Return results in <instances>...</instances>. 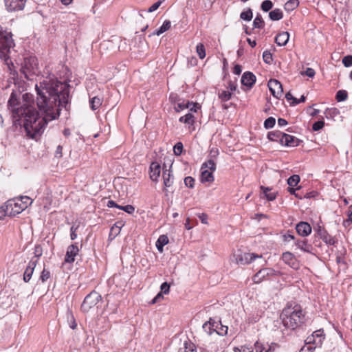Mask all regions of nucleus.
<instances>
[{"mask_svg":"<svg viewBox=\"0 0 352 352\" xmlns=\"http://www.w3.org/2000/svg\"><path fill=\"white\" fill-rule=\"evenodd\" d=\"M13 67H11V70H8L14 89H12L8 106L12 113L13 122L15 124H23L27 135L36 139L43 133L49 122L59 117L60 107L67 109L70 85L58 80L54 75L50 74L35 85L38 111L34 107V100L30 93L23 95V104L19 106L20 95L25 90V83L19 79Z\"/></svg>","mask_w":352,"mask_h":352,"instance_id":"obj_1","label":"nucleus"},{"mask_svg":"<svg viewBox=\"0 0 352 352\" xmlns=\"http://www.w3.org/2000/svg\"><path fill=\"white\" fill-rule=\"evenodd\" d=\"M280 318L285 327L295 329L305 322V315L300 305L290 304L283 309Z\"/></svg>","mask_w":352,"mask_h":352,"instance_id":"obj_2","label":"nucleus"},{"mask_svg":"<svg viewBox=\"0 0 352 352\" xmlns=\"http://www.w3.org/2000/svg\"><path fill=\"white\" fill-rule=\"evenodd\" d=\"M14 45L12 33L0 30V58L4 60L8 70H11V67H14L9 54Z\"/></svg>","mask_w":352,"mask_h":352,"instance_id":"obj_3","label":"nucleus"},{"mask_svg":"<svg viewBox=\"0 0 352 352\" xmlns=\"http://www.w3.org/2000/svg\"><path fill=\"white\" fill-rule=\"evenodd\" d=\"M33 200L28 196H21L6 201L10 210V217L20 214L28 206H31Z\"/></svg>","mask_w":352,"mask_h":352,"instance_id":"obj_4","label":"nucleus"},{"mask_svg":"<svg viewBox=\"0 0 352 352\" xmlns=\"http://www.w3.org/2000/svg\"><path fill=\"white\" fill-rule=\"evenodd\" d=\"M37 59L35 57L25 58L21 68V72L28 80H32V77L38 72Z\"/></svg>","mask_w":352,"mask_h":352,"instance_id":"obj_5","label":"nucleus"},{"mask_svg":"<svg viewBox=\"0 0 352 352\" xmlns=\"http://www.w3.org/2000/svg\"><path fill=\"white\" fill-rule=\"evenodd\" d=\"M102 300L101 295L96 291L91 292L85 298L82 305L81 310L83 312H88L94 307Z\"/></svg>","mask_w":352,"mask_h":352,"instance_id":"obj_6","label":"nucleus"},{"mask_svg":"<svg viewBox=\"0 0 352 352\" xmlns=\"http://www.w3.org/2000/svg\"><path fill=\"white\" fill-rule=\"evenodd\" d=\"M234 257L236 263L241 265H248L257 258H262L261 255L248 252H239L238 254H234Z\"/></svg>","mask_w":352,"mask_h":352,"instance_id":"obj_7","label":"nucleus"},{"mask_svg":"<svg viewBox=\"0 0 352 352\" xmlns=\"http://www.w3.org/2000/svg\"><path fill=\"white\" fill-rule=\"evenodd\" d=\"M278 272L272 268H263L260 270L252 278L254 283H261L267 276H276Z\"/></svg>","mask_w":352,"mask_h":352,"instance_id":"obj_8","label":"nucleus"},{"mask_svg":"<svg viewBox=\"0 0 352 352\" xmlns=\"http://www.w3.org/2000/svg\"><path fill=\"white\" fill-rule=\"evenodd\" d=\"M267 86L272 94L279 98L283 94V89L282 84L276 79H270L268 82Z\"/></svg>","mask_w":352,"mask_h":352,"instance_id":"obj_9","label":"nucleus"},{"mask_svg":"<svg viewBox=\"0 0 352 352\" xmlns=\"http://www.w3.org/2000/svg\"><path fill=\"white\" fill-rule=\"evenodd\" d=\"M318 236L327 245H333L337 242L336 239L331 236L327 231L320 226L314 228Z\"/></svg>","mask_w":352,"mask_h":352,"instance_id":"obj_10","label":"nucleus"},{"mask_svg":"<svg viewBox=\"0 0 352 352\" xmlns=\"http://www.w3.org/2000/svg\"><path fill=\"white\" fill-rule=\"evenodd\" d=\"M27 0H4L5 6L8 12L22 10Z\"/></svg>","mask_w":352,"mask_h":352,"instance_id":"obj_11","label":"nucleus"},{"mask_svg":"<svg viewBox=\"0 0 352 352\" xmlns=\"http://www.w3.org/2000/svg\"><path fill=\"white\" fill-rule=\"evenodd\" d=\"M163 184L164 186V188L163 191L166 193V195H168V188H171L174 183V177L173 173L170 170H164L163 171Z\"/></svg>","mask_w":352,"mask_h":352,"instance_id":"obj_12","label":"nucleus"},{"mask_svg":"<svg viewBox=\"0 0 352 352\" xmlns=\"http://www.w3.org/2000/svg\"><path fill=\"white\" fill-rule=\"evenodd\" d=\"M78 252L79 248L76 243L69 245L65 256V262L69 263H73L75 260V256L78 254Z\"/></svg>","mask_w":352,"mask_h":352,"instance_id":"obj_13","label":"nucleus"},{"mask_svg":"<svg viewBox=\"0 0 352 352\" xmlns=\"http://www.w3.org/2000/svg\"><path fill=\"white\" fill-rule=\"evenodd\" d=\"M149 175L153 182H157L161 173V166L157 162H153L149 167Z\"/></svg>","mask_w":352,"mask_h":352,"instance_id":"obj_14","label":"nucleus"},{"mask_svg":"<svg viewBox=\"0 0 352 352\" xmlns=\"http://www.w3.org/2000/svg\"><path fill=\"white\" fill-rule=\"evenodd\" d=\"M296 230L298 234L301 236H307L311 232V226L305 221H300L296 226Z\"/></svg>","mask_w":352,"mask_h":352,"instance_id":"obj_15","label":"nucleus"},{"mask_svg":"<svg viewBox=\"0 0 352 352\" xmlns=\"http://www.w3.org/2000/svg\"><path fill=\"white\" fill-rule=\"evenodd\" d=\"M300 140L297 138L285 133L283 135V139L280 140V143L287 146H297Z\"/></svg>","mask_w":352,"mask_h":352,"instance_id":"obj_16","label":"nucleus"},{"mask_svg":"<svg viewBox=\"0 0 352 352\" xmlns=\"http://www.w3.org/2000/svg\"><path fill=\"white\" fill-rule=\"evenodd\" d=\"M37 264V259H31L23 274V280L28 283L32 278L35 267Z\"/></svg>","mask_w":352,"mask_h":352,"instance_id":"obj_17","label":"nucleus"},{"mask_svg":"<svg viewBox=\"0 0 352 352\" xmlns=\"http://www.w3.org/2000/svg\"><path fill=\"white\" fill-rule=\"evenodd\" d=\"M256 82L255 75L250 72H245L241 77V83L249 88H251Z\"/></svg>","mask_w":352,"mask_h":352,"instance_id":"obj_18","label":"nucleus"},{"mask_svg":"<svg viewBox=\"0 0 352 352\" xmlns=\"http://www.w3.org/2000/svg\"><path fill=\"white\" fill-rule=\"evenodd\" d=\"M294 244L297 248L300 249L305 252L311 253L313 250L312 245L309 244L306 239H297Z\"/></svg>","mask_w":352,"mask_h":352,"instance_id":"obj_19","label":"nucleus"},{"mask_svg":"<svg viewBox=\"0 0 352 352\" xmlns=\"http://www.w3.org/2000/svg\"><path fill=\"white\" fill-rule=\"evenodd\" d=\"M322 333H323V331L321 329L315 331L312 333L311 336L308 337L307 338V343L308 344L313 343L316 345L321 344L322 340L323 339Z\"/></svg>","mask_w":352,"mask_h":352,"instance_id":"obj_20","label":"nucleus"},{"mask_svg":"<svg viewBox=\"0 0 352 352\" xmlns=\"http://www.w3.org/2000/svg\"><path fill=\"white\" fill-rule=\"evenodd\" d=\"M202 327L205 332L208 335H211L213 332H216L217 328L218 327V322L210 318L208 321L203 324Z\"/></svg>","mask_w":352,"mask_h":352,"instance_id":"obj_21","label":"nucleus"},{"mask_svg":"<svg viewBox=\"0 0 352 352\" xmlns=\"http://www.w3.org/2000/svg\"><path fill=\"white\" fill-rule=\"evenodd\" d=\"M289 38V34L287 32L279 33L275 38V43L279 46L285 45Z\"/></svg>","mask_w":352,"mask_h":352,"instance_id":"obj_22","label":"nucleus"},{"mask_svg":"<svg viewBox=\"0 0 352 352\" xmlns=\"http://www.w3.org/2000/svg\"><path fill=\"white\" fill-rule=\"evenodd\" d=\"M214 181L213 172L210 171L207 169L201 168V182H212Z\"/></svg>","mask_w":352,"mask_h":352,"instance_id":"obj_23","label":"nucleus"},{"mask_svg":"<svg viewBox=\"0 0 352 352\" xmlns=\"http://www.w3.org/2000/svg\"><path fill=\"white\" fill-rule=\"evenodd\" d=\"M178 352H197L195 346L190 341H185L184 346L179 349Z\"/></svg>","mask_w":352,"mask_h":352,"instance_id":"obj_24","label":"nucleus"},{"mask_svg":"<svg viewBox=\"0 0 352 352\" xmlns=\"http://www.w3.org/2000/svg\"><path fill=\"white\" fill-rule=\"evenodd\" d=\"M168 243V237L166 235H161L156 242V247L159 252H162L164 246L166 245Z\"/></svg>","mask_w":352,"mask_h":352,"instance_id":"obj_25","label":"nucleus"},{"mask_svg":"<svg viewBox=\"0 0 352 352\" xmlns=\"http://www.w3.org/2000/svg\"><path fill=\"white\" fill-rule=\"evenodd\" d=\"M284 133L280 131H270L267 134V138L271 141H279L280 139H283V135Z\"/></svg>","mask_w":352,"mask_h":352,"instance_id":"obj_26","label":"nucleus"},{"mask_svg":"<svg viewBox=\"0 0 352 352\" xmlns=\"http://www.w3.org/2000/svg\"><path fill=\"white\" fill-rule=\"evenodd\" d=\"M260 188L263 191V192L265 195V197L268 201H274L276 199V193L269 192V191L271 190V188H270L269 187H265L263 186H261Z\"/></svg>","mask_w":352,"mask_h":352,"instance_id":"obj_27","label":"nucleus"},{"mask_svg":"<svg viewBox=\"0 0 352 352\" xmlns=\"http://www.w3.org/2000/svg\"><path fill=\"white\" fill-rule=\"evenodd\" d=\"M269 16L272 21H278L283 18V14L281 10L276 8L269 13Z\"/></svg>","mask_w":352,"mask_h":352,"instance_id":"obj_28","label":"nucleus"},{"mask_svg":"<svg viewBox=\"0 0 352 352\" xmlns=\"http://www.w3.org/2000/svg\"><path fill=\"white\" fill-rule=\"evenodd\" d=\"M201 169H207L214 172L216 170V164L213 159H209L201 165Z\"/></svg>","mask_w":352,"mask_h":352,"instance_id":"obj_29","label":"nucleus"},{"mask_svg":"<svg viewBox=\"0 0 352 352\" xmlns=\"http://www.w3.org/2000/svg\"><path fill=\"white\" fill-rule=\"evenodd\" d=\"M170 26H171L170 21L166 20L163 23L162 25L154 32V34L159 36V35L162 34V33H164V32L169 30Z\"/></svg>","mask_w":352,"mask_h":352,"instance_id":"obj_30","label":"nucleus"},{"mask_svg":"<svg viewBox=\"0 0 352 352\" xmlns=\"http://www.w3.org/2000/svg\"><path fill=\"white\" fill-rule=\"evenodd\" d=\"M298 0H289L284 6L285 9L287 11H292L298 6Z\"/></svg>","mask_w":352,"mask_h":352,"instance_id":"obj_31","label":"nucleus"},{"mask_svg":"<svg viewBox=\"0 0 352 352\" xmlns=\"http://www.w3.org/2000/svg\"><path fill=\"white\" fill-rule=\"evenodd\" d=\"M282 259L286 264L291 265L294 263L295 258L292 253L287 252L283 254Z\"/></svg>","mask_w":352,"mask_h":352,"instance_id":"obj_32","label":"nucleus"},{"mask_svg":"<svg viewBox=\"0 0 352 352\" xmlns=\"http://www.w3.org/2000/svg\"><path fill=\"white\" fill-rule=\"evenodd\" d=\"M254 348L255 352H272L271 346H269L267 349H266L264 345L258 341H256L254 343Z\"/></svg>","mask_w":352,"mask_h":352,"instance_id":"obj_33","label":"nucleus"},{"mask_svg":"<svg viewBox=\"0 0 352 352\" xmlns=\"http://www.w3.org/2000/svg\"><path fill=\"white\" fill-rule=\"evenodd\" d=\"M179 121L180 122L192 124L194 123V116L192 113H188L186 114L184 116L180 117Z\"/></svg>","mask_w":352,"mask_h":352,"instance_id":"obj_34","label":"nucleus"},{"mask_svg":"<svg viewBox=\"0 0 352 352\" xmlns=\"http://www.w3.org/2000/svg\"><path fill=\"white\" fill-rule=\"evenodd\" d=\"M218 96L221 100V101L227 102L230 100L232 94L229 91L221 90L219 91Z\"/></svg>","mask_w":352,"mask_h":352,"instance_id":"obj_35","label":"nucleus"},{"mask_svg":"<svg viewBox=\"0 0 352 352\" xmlns=\"http://www.w3.org/2000/svg\"><path fill=\"white\" fill-rule=\"evenodd\" d=\"M347 219L343 221V226L346 227L352 223V205L348 207L346 211Z\"/></svg>","mask_w":352,"mask_h":352,"instance_id":"obj_36","label":"nucleus"},{"mask_svg":"<svg viewBox=\"0 0 352 352\" xmlns=\"http://www.w3.org/2000/svg\"><path fill=\"white\" fill-rule=\"evenodd\" d=\"M101 104H102V100L98 97L96 96V97L92 98L90 100V107L93 110H96L98 108H99V107L101 105Z\"/></svg>","mask_w":352,"mask_h":352,"instance_id":"obj_37","label":"nucleus"},{"mask_svg":"<svg viewBox=\"0 0 352 352\" xmlns=\"http://www.w3.org/2000/svg\"><path fill=\"white\" fill-rule=\"evenodd\" d=\"M191 104H192L190 102H184V101L180 102L179 100V102L175 106V109L176 111H179L184 109L189 108L191 106Z\"/></svg>","mask_w":352,"mask_h":352,"instance_id":"obj_38","label":"nucleus"},{"mask_svg":"<svg viewBox=\"0 0 352 352\" xmlns=\"http://www.w3.org/2000/svg\"><path fill=\"white\" fill-rule=\"evenodd\" d=\"M300 182V177L298 175H294L289 177L287 179V184L289 186L294 187L296 186Z\"/></svg>","mask_w":352,"mask_h":352,"instance_id":"obj_39","label":"nucleus"},{"mask_svg":"<svg viewBox=\"0 0 352 352\" xmlns=\"http://www.w3.org/2000/svg\"><path fill=\"white\" fill-rule=\"evenodd\" d=\"M253 16L252 11L250 8H248L246 11L242 12L240 14V18L243 20L250 21L252 20Z\"/></svg>","mask_w":352,"mask_h":352,"instance_id":"obj_40","label":"nucleus"},{"mask_svg":"<svg viewBox=\"0 0 352 352\" xmlns=\"http://www.w3.org/2000/svg\"><path fill=\"white\" fill-rule=\"evenodd\" d=\"M348 94L345 90H339L336 95V99L338 102L344 101L347 99Z\"/></svg>","mask_w":352,"mask_h":352,"instance_id":"obj_41","label":"nucleus"},{"mask_svg":"<svg viewBox=\"0 0 352 352\" xmlns=\"http://www.w3.org/2000/svg\"><path fill=\"white\" fill-rule=\"evenodd\" d=\"M264 21L261 16L258 14L253 21V26L254 28H262L264 26Z\"/></svg>","mask_w":352,"mask_h":352,"instance_id":"obj_42","label":"nucleus"},{"mask_svg":"<svg viewBox=\"0 0 352 352\" xmlns=\"http://www.w3.org/2000/svg\"><path fill=\"white\" fill-rule=\"evenodd\" d=\"M197 53L199 57V58L203 59L206 56V50L204 44L199 43L197 45L196 47Z\"/></svg>","mask_w":352,"mask_h":352,"instance_id":"obj_43","label":"nucleus"},{"mask_svg":"<svg viewBox=\"0 0 352 352\" xmlns=\"http://www.w3.org/2000/svg\"><path fill=\"white\" fill-rule=\"evenodd\" d=\"M218 327L217 328L216 333L220 336H225L228 333V327L221 324V321H219Z\"/></svg>","mask_w":352,"mask_h":352,"instance_id":"obj_44","label":"nucleus"},{"mask_svg":"<svg viewBox=\"0 0 352 352\" xmlns=\"http://www.w3.org/2000/svg\"><path fill=\"white\" fill-rule=\"evenodd\" d=\"M6 216H10V210L6 202L4 205L0 206V219Z\"/></svg>","mask_w":352,"mask_h":352,"instance_id":"obj_45","label":"nucleus"},{"mask_svg":"<svg viewBox=\"0 0 352 352\" xmlns=\"http://www.w3.org/2000/svg\"><path fill=\"white\" fill-rule=\"evenodd\" d=\"M261 7L264 12H268L272 8L273 3L270 0H265L262 2Z\"/></svg>","mask_w":352,"mask_h":352,"instance_id":"obj_46","label":"nucleus"},{"mask_svg":"<svg viewBox=\"0 0 352 352\" xmlns=\"http://www.w3.org/2000/svg\"><path fill=\"white\" fill-rule=\"evenodd\" d=\"M263 59L265 63L270 65L273 60L272 54L266 50L263 53Z\"/></svg>","mask_w":352,"mask_h":352,"instance_id":"obj_47","label":"nucleus"},{"mask_svg":"<svg viewBox=\"0 0 352 352\" xmlns=\"http://www.w3.org/2000/svg\"><path fill=\"white\" fill-rule=\"evenodd\" d=\"M275 123H276L275 118H273V117H269L268 118H267L265 120V122H264V126L267 129H271V128H272L275 125Z\"/></svg>","mask_w":352,"mask_h":352,"instance_id":"obj_48","label":"nucleus"},{"mask_svg":"<svg viewBox=\"0 0 352 352\" xmlns=\"http://www.w3.org/2000/svg\"><path fill=\"white\" fill-rule=\"evenodd\" d=\"M183 144L182 142H177L173 147L174 153L175 155H180L183 151Z\"/></svg>","mask_w":352,"mask_h":352,"instance_id":"obj_49","label":"nucleus"},{"mask_svg":"<svg viewBox=\"0 0 352 352\" xmlns=\"http://www.w3.org/2000/svg\"><path fill=\"white\" fill-rule=\"evenodd\" d=\"M342 64L346 67H349L352 66V56L351 55L345 56L342 58Z\"/></svg>","mask_w":352,"mask_h":352,"instance_id":"obj_50","label":"nucleus"},{"mask_svg":"<svg viewBox=\"0 0 352 352\" xmlns=\"http://www.w3.org/2000/svg\"><path fill=\"white\" fill-rule=\"evenodd\" d=\"M184 184L187 187L192 188L195 186V179L190 176L186 177L184 178Z\"/></svg>","mask_w":352,"mask_h":352,"instance_id":"obj_51","label":"nucleus"},{"mask_svg":"<svg viewBox=\"0 0 352 352\" xmlns=\"http://www.w3.org/2000/svg\"><path fill=\"white\" fill-rule=\"evenodd\" d=\"M324 122L322 120L315 122L312 125V129L314 131H318L323 128Z\"/></svg>","mask_w":352,"mask_h":352,"instance_id":"obj_52","label":"nucleus"},{"mask_svg":"<svg viewBox=\"0 0 352 352\" xmlns=\"http://www.w3.org/2000/svg\"><path fill=\"white\" fill-rule=\"evenodd\" d=\"M119 209L127 212L128 214H132L135 211V208L132 205H126L124 206H120Z\"/></svg>","mask_w":352,"mask_h":352,"instance_id":"obj_53","label":"nucleus"},{"mask_svg":"<svg viewBox=\"0 0 352 352\" xmlns=\"http://www.w3.org/2000/svg\"><path fill=\"white\" fill-rule=\"evenodd\" d=\"M50 278V272L49 270H47L46 269H43V270L41 272L40 278L42 280V282H45L47 279Z\"/></svg>","mask_w":352,"mask_h":352,"instance_id":"obj_54","label":"nucleus"},{"mask_svg":"<svg viewBox=\"0 0 352 352\" xmlns=\"http://www.w3.org/2000/svg\"><path fill=\"white\" fill-rule=\"evenodd\" d=\"M43 251L41 245H36L34 248V256L32 259H38V258L42 255Z\"/></svg>","mask_w":352,"mask_h":352,"instance_id":"obj_55","label":"nucleus"},{"mask_svg":"<svg viewBox=\"0 0 352 352\" xmlns=\"http://www.w3.org/2000/svg\"><path fill=\"white\" fill-rule=\"evenodd\" d=\"M283 240L285 242H289L291 241H295L296 239L294 234H292L289 231H288L283 235Z\"/></svg>","mask_w":352,"mask_h":352,"instance_id":"obj_56","label":"nucleus"},{"mask_svg":"<svg viewBox=\"0 0 352 352\" xmlns=\"http://www.w3.org/2000/svg\"><path fill=\"white\" fill-rule=\"evenodd\" d=\"M234 352H253V349L251 346H243L241 349L235 347L234 349Z\"/></svg>","mask_w":352,"mask_h":352,"instance_id":"obj_57","label":"nucleus"},{"mask_svg":"<svg viewBox=\"0 0 352 352\" xmlns=\"http://www.w3.org/2000/svg\"><path fill=\"white\" fill-rule=\"evenodd\" d=\"M315 74L314 69L310 67L307 68L305 72L301 73L302 75H305L310 78H313L315 76Z\"/></svg>","mask_w":352,"mask_h":352,"instance_id":"obj_58","label":"nucleus"},{"mask_svg":"<svg viewBox=\"0 0 352 352\" xmlns=\"http://www.w3.org/2000/svg\"><path fill=\"white\" fill-rule=\"evenodd\" d=\"M78 226H76V225H73L71 227V228H70V232H71L70 236H71V239L72 240H75L77 238V234L76 233V232L78 230Z\"/></svg>","mask_w":352,"mask_h":352,"instance_id":"obj_59","label":"nucleus"},{"mask_svg":"<svg viewBox=\"0 0 352 352\" xmlns=\"http://www.w3.org/2000/svg\"><path fill=\"white\" fill-rule=\"evenodd\" d=\"M160 289H161V293L167 294L169 293L170 285L166 282H164L161 285Z\"/></svg>","mask_w":352,"mask_h":352,"instance_id":"obj_60","label":"nucleus"},{"mask_svg":"<svg viewBox=\"0 0 352 352\" xmlns=\"http://www.w3.org/2000/svg\"><path fill=\"white\" fill-rule=\"evenodd\" d=\"M161 4L162 3L159 1L155 2L148 9V12H152L155 11L160 6Z\"/></svg>","mask_w":352,"mask_h":352,"instance_id":"obj_61","label":"nucleus"},{"mask_svg":"<svg viewBox=\"0 0 352 352\" xmlns=\"http://www.w3.org/2000/svg\"><path fill=\"white\" fill-rule=\"evenodd\" d=\"M219 155V150L216 148H212L210 151V159L216 158Z\"/></svg>","mask_w":352,"mask_h":352,"instance_id":"obj_62","label":"nucleus"},{"mask_svg":"<svg viewBox=\"0 0 352 352\" xmlns=\"http://www.w3.org/2000/svg\"><path fill=\"white\" fill-rule=\"evenodd\" d=\"M199 218L202 223L207 224L208 223V215L205 213H202L199 215Z\"/></svg>","mask_w":352,"mask_h":352,"instance_id":"obj_63","label":"nucleus"},{"mask_svg":"<svg viewBox=\"0 0 352 352\" xmlns=\"http://www.w3.org/2000/svg\"><path fill=\"white\" fill-rule=\"evenodd\" d=\"M241 66L239 65H234V68H233V72L234 74L236 75H239L241 73Z\"/></svg>","mask_w":352,"mask_h":352,"instance_id":"obj_64","label":"nucleus"}]
</instances>
